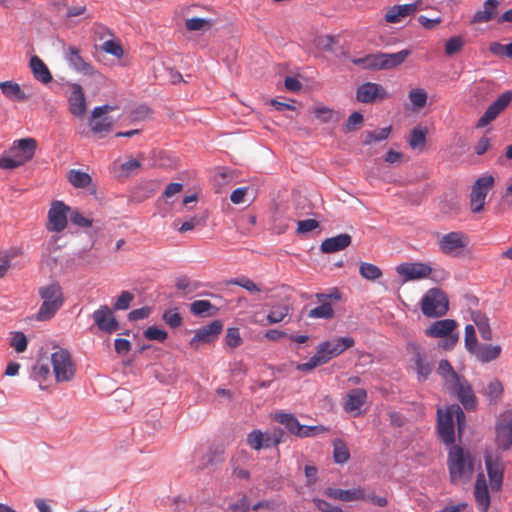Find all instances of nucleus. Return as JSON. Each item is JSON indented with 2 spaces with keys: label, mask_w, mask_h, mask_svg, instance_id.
<instances>
[{
  "label": "nucleus",
  "mask_w": 512,
  "mask_h": 512,
  "mask_svg": "<svg viewBox=\"0 0 512 512\" xmlns=\"http://www.w3.org/2000/svg\"><path fill=\"white\" fill-rule=\"evenodd\" d=\"M438 373L443 379L445 389L456 396L466 410L476 409L477 398L470 383L454 371L449 361L439 362Z\"/></svg>",
  "instance_id": "nucleus-1"
},
{
  "label": "nucleus",
  "mask_w": 512,
  "mask_h": 512,
  "mask_svg": "<svg viewBox=\"0 0 512 512\" xmlns=\"http://www.w3.org/2000/svg\"><path fill=\"white\" fill-rule=\"evenodd\" d=\"M475 458L468 449L452 445L447 455V467L453 484L466 483L474 473Z\"/></svg>",
  "instance_id": "nucleus-2"
},
{
  "label": "nucleus",
  "mask_w": 512,
  "mask_h": 512,
  "mask_svg": "<svg viewBox=\"0 0 512 512\" xmlns=\"http://www.w3.org/2000/svg\"><path fill=\"white\" fill-rule=\"evenodd\" d=\"M409 55L410 51L405 49L396 53L377 52L364 57H353L350 61L365 70H389L400 66Z\"/></svg>",
  "instance_id": "nucleus-3"
},
{
  "label": "nucleus",
  "mask_w": 512,
  "mask_h": 512,
  "mask_svg": "<svg viewBox=\"0 0 512 512\" xmlns=\"http://www.w3.org/2000/svg\"><path fill=\"white\" fill-rule=\"evenodd\" d=\"M438 425L437 430L440 439L447 445H452L455 441L454 421H456L459 433L465 427V414L458 404H452L443 412L437 410Z\"/></svg>",
  "instance_id": "nucleus-4"
},
{
  "label": "nucleus",
  "mask_w": 512,
  "mask_h": 512,
  "mask_svg": "<svg viewBox=\"0 0 512 512\" xmlns=\"http://www.w3.org/2000/svg\"><path fill=\"white\" fill-rule=\"evenodd\" d=\"M37 142L34 138L14 141L8 155L0 157L1 169H14L31 160L35 154Z\"/></svg>",
  "instance_id": "nucleus-5"
},
{
  "label": "nucleus",
  "mask_w": 512,
  "mask_h": 512,
  "mask_svg": "<svg viewBox=\"0 0 512 512\" xmlns=\"http://www.w3.org/2000/svg\"><path fill=\"white\" fill-rule=\"evenodd\" d=\"M42 304L36 314L38 321H47L54 317L64 303L61 286L52 282L39 288Z\"/></svg>",
  "instance_id": "nucleus-6"
},
{
  "label": "nucleus",
  "mask_w": 512,
  "mask_h": 512,
  "mask_svg": "<svg viewBox=\"0 0 512 512\" xmlns=\"http://www.w3.org/2000/svg\"><path fill=\"white\" fill-rule=\"evenodd\" d=\"M420 307L424 316L439 318L449 310V300L441 289L431 288L422 297Z\"/></svg>",
  "instance_id": "nucleus-7"
},
{
  "label": "nucleus",
  "mask_w": 512,
  "mask_h": 512,
  "mask_svg": "<svg viewBox=\"0 0 512 512\" xmlns=\"http://www.w3.org/2000/svg\"><path fill=\"white\" fill-rule=\"evenodd\" d=\"M456 328L457 322L453 319L437 320L425 330V334L432 338H443L440 346L450 350L458 342V334L454 333Z\"/></svg>",
  "instance_id": "nucleus-8"
},
{
  "label": "nucleus",
  "mask_w": 512,
  "mask_h": 512,
  "mask_svg": "<svg viewBox=\"0 0 512 512\" xmlns=\"http://www.w3.org/2000/svg\"><path fill=\"white\" fill-rule=\"evenodd\" d=\"M51 362L57 382H67L72 380L76 369L71 355L66 349L59 348L53 352L51 355Z\"/></svg>",
  "instance_id": "nucleus-9"
},
{
  "label": "nucleus",
  "mask_w": 512,
  "mask_h": 512,
  "mask_svg": "<svg viewBox=\"0 0 512 512\" xmlns=\"http://www.w3.org/2000/svg\"><path fill=\"white\" fill-rule=\"evenodd\" d=\"M485 468L492 491H500L504 480L505 465L502 457L491 452L484 454Z\"/></svg>",
  "instance_id": "nucleus-10"
},
{
  "label": "nucleus",
  "mask_w": 512,
  "mask_h": 512,
  "mask_svg": "<svg viewBox=\"0 0 512 512\" xmlns=\"http://www.w3.org/2000/svg\"><path fill=\"white\" fill-rule=\"evenodd\" d=\"M493 186L494 177L492 175H486L476 180L470 194V208L473 213L483 210L486 196Z\"/></svg>",
  "instance_id": "nucleus-11"
},
{
  "label": "nucleus",
  "mask_w": 512,
  "mask_h": 512,
  "mask_svg": "<svg viewBox=\"0 0 512 512\" xmlns=\"http://www.w3.org/2000/svg\"><path fill=\"white\" fill-rule=\"evenodd\" d=\"M315 298L320 303L319 306L309 310L307 317L311 319H332L335 315L332 307V301H339L341 293L334 289L331 293H317Z\"/></svg>",
  "instance_id": "nucleus-12"
},
{
  "label": "nucleus",
  "mask_w": 512,
  "mask_h": 512,
  "mask_svg": "<svg viewBox=\"0 0 512 512\" xmlns=\"http://www.w3.org/2000/svg\"><path fill=\"white\" fill-rule=\"evenodd\" d=\"M497 447L503 451H507L512 446V409L505 410L498 417L496 426Z\"/></svg>",
  "instance_id": "nucleus-13"
},
{
  "label": "nucleus",
  "mask_w": 512,
  "mask_h": 512,
  "mask_svg": "<svg viewBox=\"0 0 512 512\" xmlns=\"http://www.w3.org/2000/svg\"><path fill=\"white\" fill-rule=\"evenodd\" d=\"M469 244L468 236L460 231L444 234L438 241L440 251L449 256H457Z\"/></svg>",
  "instance_id": "nucleus-14"
},
{
  "label": "nucleus",
  "mask_w": 512,
  "mask_h": 512,
  "mask_svg": "<svg viewBox=\"0 0 512 512\" xmlns=\"http://www.w3.org/2000/svg\"><path fill=\"white\" fill-rule=\"evenodd\" d=\"M275 419L285 425L290 433L300 438L311 437L325 430L322 426L301 425L298 419L293 414L289 413H279L276 415Z\"/></svg>",
  "instance_id": "nucleus-15"
},
{
  "label": "nucleus",
  "mask_w": 512,
  "mask_h": 512,
  "mask_svg": "<svg viewBox=\"0 0 512 512\" xmlns=\"http://www.w3.org/2000/svg\"><path fill=\"white\" fill-rule=\"evenodd\" d=\"M223 330V323L220 320H214L211 323L197 329L193 338L190 340V347L197 350L201 344L214 342Z\"/></svg>",
  "instance_id": "nucleus-16"
},
{
  "label": "nucleus",
  "mask_w": 512,
  "mask_h": 512,
  "mask_svg": "<svg viewBox=\"0 0 512 512\" xmlns=\"http://www.w3.org/2000/svg\"><path fill=\"white\" fill-rule=\"evenodd\" d=\"M511 101L512 91L502 93L496 101L489 105L484 114L480 117L477 122V127L483 128L491 121L495 120L498 115L508 107Z\"/></svg>",
  "instance_id": "nucleus-17"
},
{
  "label": "nucleus",
  "mask_w": 512,
  "mask_h": 512,
  "mask_svg": "<svg viewBox=\"0 0 512 512\" xmlns=\"http://www.w3.org/2000/svg\"><path fill=\"white\" fill-rule=\"evenodd\" d=\"M397 273L405 282L420 280L430 276L432 268L422 262L402 263L396 267Z\"/></svg>",
  "instance_id": "nucleus-18"
},
{
  "label": "nucleus",
  "mask_w": 512,
  "mask_h": 512,
  "mask_svg": "<svg viewBox=\"0 0 512 512\" xmlns=\"http://www.w3.org/2000/svg\"><path fill=\"white\" fill-rule=\"evenodd\" d=\"M388 98L386 89L377 83L366 82L356 90V99L361 103H373Z\"/></svg>",
  "instance_id": "nucleus-19"
},
{
  "label": "nucleus",
  "mask_w": 512,
  "mask_h": 512,
  "mask_svg": "<svg viewBox=\"0 0 512 512\" xmlns=\"http://www.w3.org/2000/svg\"><path fill=\"white\" fill-rule=\"evenodd\" d=\"M406 350L412 355V361L418 376L423 380L427 379L432 372L433 366L426 360V354L422 347L415 342H409Z\"/></svg>",
  "instance_id": "nucleus-20"
},
{
  "label": "nucleus",
  "mask_w": 512,
  "mask_h": 512,
  "mask_svg": "<svg viewBox=\"0 0 512 512\" xmlns=\"http://www.w3.org/2000/svg\"><path fill=\"white\" fill-rule=\"evenodd\" d=\"M114 110L110 105L95 107L89 119V125L94 133L108 132L113 125V119L105 116L108 112Z\"/></svg>",
  "instance_id": "nucleus-21"
},
{
  "label": "nucleus",
  "mask_w": 512,
  "mask_h": 512,
  "mask_svg": "<svg viewBox=\"0 0 512 512\" xmlns=\"http://www.w3.org/2000/svg\"><path fill=\"white\" fill-rule=\"evenodd\" d=\"M92 318L99 330L105 333L111 334L117 331L119 328L118 321L107 305H102L97 310H95L92 314Z\"/></svg>",
  "instance_id": "nucleus-22"
},
{
  "label": "nucleus",
  "mask_w": 512,
  "mask_h": 512,
  "mask_svg": "<svg viewBox=\"0 0 512 512\" xmlns=\"http://www.w3.org/2000/svg\"><path fill=\"white\" fill-rule=\"evenodd\" d=\"M71 93L68 96L69 112L78 118H83L87 111L86 96L81 85L71 84Z\"/></svg>",
  "instance_id": "nucleus-23"
},
{
  "label": "nucleus",
  "mask_w": 512,
  "mask_h": 512,
  "mask_svg": "<svg viewBox=\"0 0 512 512\" xmlns=\"http://www.w3.org/2000/svg\"><path fill=\"white\" fill-rule=\"evenodd\" d=\"M69 210L63 202L55 201L48 213V229L55 232H61L67 225V211Z\"/></svg>",
  "instance_id": "nucleus-24"
},
{
  "label": "nucleus",
  "mask_w": 512,
  "mask_h": 512,
  "mask_svg": "<svg viewBox=\"0 0 512 512\" xmlns=\"http://www.w3.org/2000/svg\"><path fill=\"white\" fill-rule=\"evenodd\" d=\"M473 495L479 511L487 512L490 507V494L483 472L477 474Z\"/></svg>",
  "instance_id": "nucleus-25"
},
{
  "label": "nucleus",
  "mask_w": 512,
  "mask_h": 512,
  "mask_svg": "<svg viewBox=\"0 0 512 512\" xmlns=\"http://www.w3.org/2000/svg\"><path fill=\"white\" fill-rule=\"evenodd\" d=\"M65 59L78 72L93 76L97 71L80 54V49L75 46H69L65 52Z\"/></svg>",
  "instance_id": "nucleus-26"
},
{
  "label": "nucleus",
  "mask_w": 512,
  "mask_h": 512,
  "mask_svg": "<svg viewBox=\"0 0 512 512\" xmlns=\"http://www.w3.org/2000/svg\"><path fill=\"white\" fill-rule=\"evenodd\" d=\"M325 495L339 501L352 502L358 500H365V492L361 487L353 489H339V488H327L324 491Z\"/></svg>",
  "instance_id": "nucleus-27"
},
{
  "label": "nucleus",
  "mask_w": 512,
  "mask_h": 512,
  "mask_svg": "<svg viewBox=\"0 0 512 512\" xmlns=\"http://www.w3.org/2000/svg\"><path fill=\"white\" fill-rule=\"evenodd\" d=\"M420 3L421 1H416L410 4L394 5L393 7L389 8L388 11L386 12L385 20L388 23H399L405 17L414 14L418 10Z\"/></svg>",
  "instance_id": "nucleus-28"
},
{
  "label": "nucleus",
  "mask_w": 512,
  "mask_h": 512,
  "mask_svg": "<svg viewBox=\"0 0 512 512\" xmlns=\"http://www.w3.org/2000/svg\"><path fill=\"white\" fill-rule=\"evenodd\" d=\"M367 401V391L363 388L351 389L347 393V399L343 405L346 412L360 414L361 407Z\"/></svg>",
  "instance_id": "nucleus-29"
},
{
  "label": "nucleus",
  "mask_w": 512,
  "mask_h": 512,
  "mask_svg": "<svg viewBox=\"0 0 512 512\" xmlns=\"http://www.w3.org/2000/svg\"><path fill=\"white\" fill-rule=\"evenodd\" d=\"M352 242L349 234L343 233L334 237L326 238L320 246L323 253H335L347 248Z\"/></svg>",
  "instance_id": "nucleus-30"
},
{
  "label": "nucleus",
  "mask_w": 512,
  "mask_h": 512,
  "mask_svg": "<svg viewBox=\"0 0 512 512\" xmlns=\"http://www.w3.org/2000/svg\"><path fill=\"white\" fill-rule=\"evenodd\" d=\"M498 0H486L483 3V9L474 13L471 24H481L491 21L497 15V8L499 6Z\"/></svg>",
  "instance_id": "nucleus-31"
},
{
  "label": "nucleus",
  "mask_w": 512,
  "mask_h": 512,
  "mask_svg": "<svg viewBox=\"0 0 512 512\" xmlns=\"http://www.w3.org/2000/svg\"><path fill=\"white\" fill-rule=\"evenodd\" d=\"M502 347L500 345L481 344L478 345L472 353L478 361L482 363H489L500 357Z\"/></svg>",
  "instance_id": "nucleus-32"
},
{
  "label": "nucleus",
  "mask_w": 512,
  "mask_h": 512,
  "mask_svg": "<svg viewBox=\"0 0 512 512\" xmlns=\"http://www.w3.org/2000/svg\"><path fill=\"white\" fill-rule=\"evenodd\" d=\"M247 445L256 451L271 447V434L261 430H253L247 435Z\"/></svg>",
  "instance_id": "nucleus-33"
},
{
  "label": "nucleus",
  "mask_w": 512,
  "mask_h": 512,
  "mask_svg": "<svg viewBox=\"0 0 512 512\" xmlns=\"http://www.w3.org/2000/svg\"><path fill=\"white\" fill-rule=\"evenodd\" d=\"M30 67L35 79L41 83L48 84L52 81V75L48 67L38 56H33L30 59Z\"/></svg>",
  "instance_id": "nucleus-34"
},
{
  "label": "nucleus",
  "mask_w": 512,
  "mask_h": 512,
  "mask_svg": "<svg viewBox=\"0 0 512 512\" xmlns=\"http://www.w3.org/2000/svg\"><path fill=\"white\" fill-rule=\"evenodd\" d=\"M190 312L195 316H213L218 308L208 300H196L190 304Z\"/></svg>",
  "instance_id": "nucleus-35"
},
{
  "label": "nucleus",
  "mask_w": 512,
  "mask_h": 512,
  "mask_svg": "<svg viewBox=\"0 0 512 512\" xmlns=\"http://www.w3.org/2000/svg\"><path fill=\"white\" fill-rule=\"evenodd\" d=\"M67 178L75 188H87L92 183V178L88 173L76 169L70 170Z\"/></svg>",
  "instance_id": "nucleus-36"
},
{
  "label": "nucleus",
  "mask_w": 512,
  "mask_h": 512,
  "mask_svg": "<svg viewBox=\"0 0 512 512\" xmlns=\"http://www.w3.org/2000/svg\"><path fill=\"white\" fill-rule=\"evenodd\" d=\"M290 307L285 304H277L272 306L266 319L268 324H277L283 321L290 314Z\"/></svg>",
  "instance_id": "nucleus-37"
},
{
  "label": "nucleus",
  "mask_w": 512,
  "mask_h": 512,
  "mask_svg": "<svg viewBox=\"0 0 512 512\" xmlns=\"http://www.w3.org/2000/svg\"><path fill=\"white\" fill-rule=\"evenodd\" d=\"M2 93L8 98H15L17 100H25L26 96L22 92L19 84L12 81L0 82Z\"/></svg>",
  "instance_id": "nucleus-38"
},
{
  "label": "nucleus",
  "mask_w": 512,
  "mask_h": 512,
  "mask_svg": "<svg viewBox=\"0 0 512 512\" xmlns=\"http://www.w3.org/2000/svg\"><path fill=\"white\" fill-rule=\"evenodd\" d=\"M360 275L370 281H374L382 276V271L374 264L361 262L359 266Z\"/></svg>",
  "instance_id": "nucleus-39"
},
{
  "label": "nucleus",
  "mask_w": 512,
  "mask_h": 512,
  "mask_svg": "<svg viewBox=\"0 0 512 512\" xmlns=\"http://www.w3.org/2000/svg\"><path fill=\"white\" fill-rule=\"evenodd\" d=\"M315 354L320 359L322 364H326L331 359L337 357L336 354H334V350L330 341L320 343L317 346Z\"/></svg>",
  "instance_id": "nucleus-40"
},
{
  "label": "nucleus",
  "mask_w": 512,
  "mask_h": 512,
  "mask_svg": "<svg viewBox=\"0 0 512 512\" xmlns=\"http://www.w3.org/2000/svg\"><path fill=\"white\" fill-rule=\"evenodd\" d=\"M390 132H391V126L381 128L377 131H366L365 139H364L363 143L365 145H370L374 142L383 141L388 138Z\"/></svg>",
  "instance_id": "nucleus-41"
},
{
  "label": "nucleus",
  "mask_w": 512,
  "mask_h": 512,
  "mask_svg": "<svg viewBox=\"0 0 512 512\" xmlns=\"http://www.w3.org/2000/svg\"><path fill=\"white\" fill-rule=\"evenodd\" d=\"M465 45V40L462 36H453L450 37L445 42V54L447 56H452L459 53Z\"/></svg>",
  "instance_id": "nucleus-42"
},
{
  "label": "nucleus",
  "mask_w": 512,
  "mask_h": 512,
  "mask_svg": "<svg viewBox=\"0 0 512 512\" xmlns=\"http://www.w3.org/2000/svg\"><path fill=\"white\" fill-rule=\"evenodd\" d=\"M330 343L332 344L334 354H336V356H339L345 350L353 347L355 344V341L352 337H340V338L330 340Z\"/></svg>",
  "instance_id": "nucleus-43"
},
{
  "label": "nucleus",
  "mask_w": 512,
  "mask_h": 512,
  "mask_svg": "<svg viewBox=\"0 0 512 512\" xmlns=\"http://www.w3.org/2000/svg\"><path fill=\"white\" fill-rule=\"evenodd\" d=\"M333 457L335 462L338 464H343L350 458L349 450L341 440L334 442Z\"/></svg>",
  "instance_id": "nucleus-44"
},
{
  "label": "nucleus",
  "mask_w": 512,
  "mask_h": 512,
  "mask_svg": "<svg viewBox=\"0 0 512 512\" xmlns=\"http://www.w3.org/2000/svg\"><path fill=\"white\" fill-rule=\"evenodd\" d=\"M230 284L240 286L251 294H257L264 290L261 285L256 284L251 279L246 277L233 279L230 281Z\"/></svg>",
  "instance_id": "nucleus-45"
},
{
  "label": "nucleus",
  "mask_w": 512,
  "mask_h": 512,
  "mask_svg": "<svg viewBox=\"0 0 512 512\" xmlns=\"http://www.w3.org/2000/svg\"><path fill=\"white\" fill-rule=\"evenodd\" d=\"M315 116L322 123L338 122L340 120L339 114L327 107H320L315 110Z\"/></svg>",
  "instance_id": "nucleus-46"
},
{
  "label": "nucleus",
  "mask_w": 512,
  "mask_h": 512,
  "mask_svg": "<svg viewBox=\"0 0 512 512\" xmlns=\"http://www.w3.org/2000/svg\"><path fill=\"white\" fill-rule=\"evenodd\" d=\"M426 143V131L420 127H415L409 139L411 148H422Z\"/></svg>",
  "instance_id": "nucleus-47"
},
{
  "label": "nucleus",
  "mask_w": 512,
  "mask_h": 512,
  "mask_svg": "<svg viewBox=\"0 0 512 512\" xmlns=\"http://www.w3.org/2000/svg\"><path fill=\"white\" fill-rule=\"evenodd\" d=\"M427 92L422 88H417L409 92V99L417 108H423L427 103Z\"/></svg>",
  "instance_id": "nucleus-48"
},
{
  "label": "nucleus",
  "mask_w": 512,
  "mask_h": 512,
  "mask_svg": "<svg viewBox=\"0 0 512 512\" xmlns=\"http://www.w3.org/2000/svg\"><path fill=\"white\" fill-rule=\"evenodd\" d=\"M474 322L478 328V331L480 333V336L484 339V340H491L492 339V331L490 329V326H489V323H488V319L485 318L484 316H477L475 319H474Z\"/></svg>",
  "instance_id": "nucleus-49"
},
{
  "label": "nucleus",
  "mask_w": 512,
  "mask_h": 512,
  "mask_svg": "<svg viewBox=\"0 0 512 512\" xmlns=\"http://www.w3.org/2000/svg\"><path fill=\"white\" fill-rule=\"evenodd\" d=\"M210 26L211 22L204 18L193 17L185 21V27L188 31H200Z\"/></svg>",
  "instance_id": "nucleus-50"
},
{
  "label": "nucleus",
  "mask_w": 512,
  "mask_h": 512,
  "mask_svg": "<svg viewBox=\"0 0 512 512\" xmlns=\"http://www.w3.org/2000/svg\"><path fill=\"white\" fill-rule=\"evenodd\" d=\"M27 338L22 332H14L10 341V346L18 353H22L27 348Z\"/></svg>",
  "instance_id": "nucleus-51"
},
{
  "label": "nucleus",
  "mask_w": 512,
  "mask_h": 512,
  "mask_svg": "<svg viewBox=\"0 0 512 512\" xmlns=\"http://www.w3.org/2000/svg\"><path fill=\"white\" fill-rule=\"evenodd\" d=\"M144 336L148 340L164 342L168 337V333L163 329L150 326L144 331Z\"/></svg>",
  "instance_id": "nucleus-52"
},
{
  "label": "nucleus",
  "mask_w": 512,
  "mask_h": 512,
  "mask_svg": "<svg viewBox=\"0 0 512 512\" xmlns=\"http://www.w3.org/2000/svg\"><path fill=\"white\" fill-rule=\"evenodd\" d=\"M134 295L129 291H122L114 303V310H127L130 307Z\"/></svg>",
  "instance_id": "nucleus-53"
},
{
  "label": "nucleus",
  "mask_w": 512,
  "mask_h": 512,
  "mask_svg": "<svg viewBox=\"0 0 512 512\" xmlns=\"http://www.w3.org/2000/svg\"><path fill=\"white\" fill-rule=\"evenodd\" d=\"M175 287L185 293H191L198 288V284L192 282L187 276H180L176 278Z\"/></svg>",
  "instance_id": "nucleus-54"
},
{
  "label": "nucleus",
  "mask_w": 512,
  "mask_h": 512,
  "mask_svg": "<svg viewBox=\"0 0 512 512\" xmlns=\"http://www.w3.org/2000/svg\"><path fill=\"white\" fill-rule=\"evenodd\" d=\"M477 338L475 333V328L473 325H466L465 327V347L466 349L472 353V351L477 347Z\"/></svg>",
  "instance_id": "nucleus-55"
},
{
  "label": "nucleus",
  "mask_w": 512,
  "mask_h": 512,
  "mask_svg": "<svg viewBox=\"0 0 512 512\" xmlns=\"http://www.w3.org/2000/svg\"><path fill=\"white\" fill-rule=\"evenodd\" d=\"M102 50L108 54H111L115 57H122L123 49L120 43L114 40H107L102 45Z\"/></svg>",
  "instance_id": "nucleus-56"
},
{
  "label": "nucleus",
  "mask_w": 512,
  "mask_h": 512,
  "mask_svg": "<svg viewBox=\"0 0 512 512\" xmlns=\"http://www.w3.org/2000/svg\"><path fill=\"white\" fill-rule=\"evenodd\" d=\"M163 320L172 328L179 327L182 323V317L176 309L165 311Z\"/></svg>",
  "instance_id": "nucleus-57"
},
{
  "label": "nucleus",
  "mask_w": 512,
  "mask_h": 512,
  "mask_svg": "<svg viewBox=\"0 0 512 512\" xmlns=\"http://www.w3.org/2000/svg\"><path fill=\"white\" fill-rule=\"evenodd\" d=\"M225 340H226V344L229 347H231V348L238 347L242 342L239 329L238 328H228Z\"/></svg>",
  "instance_id": "nucleus-58"
},
{
  "label": "nucleus",
  "mask_w": 512,
  "mask_h": 512,
  "mask_svg": "<svg viewBox=\"0 0 512 512\" xmlns=\"http://www.w3.org/2000/svg\"><path fill=\"white\" fill-rule=\"evenodd\" d=\"M319 227V222L315 219H306L298 221L297 232L300 234H305L313 231L314 229Z\"/></svg>",
  "instance_id": "nucleus-59"
},
{
  "label": "nucleus",
  "mask_w": 512,
  "mask_h": 512,
  "mask_svg": "<svg viewBox=\"0 0 512 512\" xmlns=\"http://www.w3.org/2000/svg\"><path fill=\"white\" fill-rule=\"evenodd\" d=\"M320 365H323L320 361V359L316 356V354H314L308 362L306 363H299L296 365V369L298 371H302V372H310L312 371L314 368H316L317 366H320Z\"/></svg>",
  "instance_id": "nucleus-60"
},
{
  "label": "nucleus",
  "mask_w": 512,
  "mask_h": 512,
  "mask_svg": "<svg viewBox=\"0 0 512 512\" xmlns=\"http://www.w3.org/2000/svg\"><path fill=\"white\" fill-rule=\"evenodd\" d=\"M70 221L80 227H90L92 225V220L86 218L78 211H73L70 215Z\"/></svg>",
  "instance_id": "nucleus-61"
},
{
  "label": "nucleus",
  "mask_w": 512,
  "mask_h": 512,
  "mask_svg": "<svg viewBox=\"0 0 512 512\" xmlns=\"http://www.w3.org/2000/svg\"><path fill=\"white\" fill-rule=\"evenodd\" d=\"M503 393V386L499 380H493L488 385V395L491 399L499 398Z\"/></svg>",
  "instance_id": "nucleus-62"
},
{
  "label": "nucleus",
  "mask_w": 512,
  "mask_h": 512,
  "mask_svg": "<svg viewBox=\"0 0 512 512\" xmlns=\"http://www.w3.org/2000/svg\"><path fill=\"white\" fill-rule=\"evenodd\" d=\"M362 123L363 115L359 112H353L346 122V129L348 131H354L356 130L357 126L361 125Z\"/></svg>",
  "instance_id": "nucleus-63"
},
{
  "label": "nucleus",
  "mask_w": 512,
  "mask_h": 512,
  "mask_svg": "<svg viewBox=\"0 0 512 512\" xmlns=\"http://www.w3.org/2000/svg\"><path fill=\"white\" fill-rule=\"evenodd\" d=\"M250 507L249 499L247 496H242V498L235 504L230 506V509L233 512H248Z\"/></svg>",
  "instance_id": "nucleus-64"
}]
</instances>
